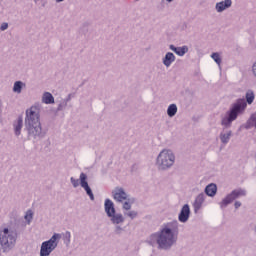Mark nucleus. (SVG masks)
<instances>
[{"instance_id":"f257e3e1","label":"nucleus","mask_w":256,"mask_h":256,"mask_svg":"<svg viewBox=\"0 0 256 256\" xmlns=\"http://www.w3.org/2000/svg\"><path fill=\"white\" fill-rule=\"evenodd\" d=\"M25 127L28 131V135H32L33 137L41 135L38 106H32L26 111Z\"/></svg>"},{"instance_id":"f03ea898","label":"nucleus","mask_w":256,"mask_h":256,"mask_svg":"<svg viewBox=\"0 0 256 256\" xmlns=\"http://www.w3.org/2000/svg\"><path fill=\"white\" fill-rule=\"evenodd\" d=\"M177 241V224L169 223L157 236V243L161 249H169Z\"/></svg>"},{"instance_id":"7ed1b4c3","label":"nucleus","mask_w":256,"mask_h":256,"mask_svg":"<svg viewBox=\"0 0 256 256\" xmlns=\"http://www.w3.org/2000/svg\"><path fill=\"white\" fill-rule=\"evenodd\" d=\"M245 109H247V102L245 99H238L228 112V117L222 119V125H224V127H229L239 115L245 112Z\"/></svg>"},{"instance_id":"20e7f679","label":"nucleus","mask_w":256,"mask_h":256,"mask_svg":"<svg viewBox=\"0 0 256 256\" xmlns=\"http://www.w3.org/2000/svg\"><path fill=\"white\" fill-rule=\"evenodd\" d=\"M59 239H61V234L55 233L48 241L43 242L40 249V256H50L57 249Z\"/></svg>"},{"instance_id":"39448f33","label":"nucleus","mask_w":256,"mask_h":256,"mask_svg":"<svg viewBox=\"0 0 256 256\" xmlns=\"http://www.w3.org/2000/svg\"><path fill=\"white\" fill-rule=\"evenodd\" d=\"M173 163H175V155L171 150H163L157 158V164L160 169H169Z\"/></svg>"},{"instance_id":"423d86ee","label":"nucleus","mask_w":256,"mask_h":256,"mask_svg":"<svg viewBox=\"0 0 256 256\" xmlns=\"http://www.w3.org/2000/svg\"><path fill=\"white\" fill-rule=\"evenodd\" d=\"M15 242V236L9 235V229L4 228L3 231H0V243L4 247V251L11 250L15 246Z\"/></svg>"},{"instance_id":"0eeeda50","label":"nucleus","mask_w":256,"mask_h":256,"mask_svg":"<svg viewBox=\"0 0 256 256\" xmlns=\"http://www.w3.org/2000/svg\"><path fill=\"white\" fill-rule=\"evenodd\" d=\"M244 195H246L245 190H234L220 203V206L227 207L229 203H233L235 199H237L238 197H244Z\"/></svg>"},{"instance_id":"6e6552de","label":"nucleus","mask_w":256,"mask_h":256,"mask_svg":"<svg viewBox=\"0 0 256 256\" xmlns=\"http://www.w3.org/2000/svg\"><path fill=\"white\" fill-rule=\"evenodd\" d=\"M80 185L86 191L91 201H95V196L93 195L91 187H89V183H87V175L85 173L80 174Z\"/></svg>"},{"instance_id":"1a4fd4ad","label":"nucleus","mask_w":256,"mask_h":256,"mask_svg":"<svg viewBox=\"0 0 256 256\" xmlns=\"http://www.w3.org/2000/svg\"><path fill=\"white\" fill-rule=\"evenodd\" d=\"M190 213H191V210L189 209V206L187 204H185L182 207L181 212L179 214V221L181 223H186V221L189 220Z\"/></svg>"},{"instance_id":"9d476101","label":"nucleus","mask_w":256,"mask_h":256,"mask_svg":"<svg viewBox=\"0 0 256 256\" xmlns=\"http://www.w3.org/2000/svg\"><path fill=\"white\" fill-rule=\"evenodd\" d=\"M113 197L115 201H118L119 203H121L125 201V199H127V193H125V191H123L122 188H117L113 193Z\"/></svg>"},{"instance_id":"9b49d317","label":"nucleus","mask_w":256,"mask_h":256,"mask_svg":"<svg viewBox=\"0 0 256 256\" xmlns=\"http://www.w3.org/2000/svg\"><path fill=\"white\" fill-rule=\"evenodd\" d=\"M104 207L108 217H113V215H115V205L113 204V201L106 199Z\"/></svg>"},{"instance_id":"f8f14e48","label":"nucleus","mask_w":256,"mask_h":256,"mask_svg":"<svg viewBox=\"0 0 256 256\" xmlns=\"http://www.w3.org/2000/svg\"><path fill=\"white\" fill-rule=\"evenodd\" d=\"M205 201V195L204 194H199L193 204L194 211L197 213L199 209L203 206V202Z\"/></svg>"},{"instance_id":"ddd939ff","label":"nucleus","mask_w":256,"mask_h":256,"mask_svg":"<svg viewBox=\"0 0 256 256\" xmlns=\"http://www.w3.org/2000/svg\"><path fill=\"white\" fill-rule=\"evenodd\" d=\"M231 0H225L222 2H219L216 4V11H218V13H221V11H225V9H229V7H231Z\"/></svg>"},{"instance_id":"4468645a","label":"nucleus","mask_w":256,"mask_h":256,"mask_svg":"<svg viewBox=\"0 0 256 256\" xmlns=\"http://www.w3.org/2000/svg\"><path fill=\"white\" fill-rule=\"evenodd\" d=\"M170 49L176 53V55H179L180 57H183L187 51H189V48L187 46H182V47H175L173 45L170 46Z\"/></svg>"},{"instance_id":"2eb2a0df","label":"nucleus","mask_w":256,"mask_h":256,"mask_svg":"<svg viewBox=\"0 0 256 256\" xmlns=\"http://www.w3.org/2000/svg\"><path fill=\"white\" fill-rule=\"evenodd\" d=\"M205 193L206 195H208V197H215V195L217 194V185L209 184L205 188Z\"/></svg>"},{"instance_id":"dca6fc26","label":"nucleus","mask_w":256,"mask_h":256,"mask_svg":"<svg viewBox=\"0 0 256 256\" xmlns=\"http://www.w3.org/2000/svg\"><path fill=\"white\" fill-rule=\"evenodd\" d=\"M42 101L46 105H51V103H55V98L53 97V95L51 93L46 92L43 94Z\"/></svg>"},{"instance_id":"f3484780","label":"nucleus","mask_w":256,"mask_h":256,"mask_svg":"<svg viewBox=\"0 0 256 256\" xmlns=\"http://www.w3.org/2000/svg\"><path fill=\"white\" fill-rule=\"evenodd\" d=\"M173 61H175V55H173L171 52H168L163 60L164 65L169 67Z\"/></svg>"},{"instance_id":"a211bd4d","label":"nucleus","mask_w":256,"mask_h":256,"mask_svg":"<svg viewBox=\"0 0 256 256\" xmlns=\"http://www.w3.org/2000/svg\"><path fill=\"white\" fill-rule=\"evenodd\" d=\"M23 128V118H18L14 124L15 135H21V129Z\"/></svg>"},{"instance_id":"6ab92c4d","label":"nucleus","mask_w":256,"mask_h":256,"mask_svg":"<svg viewBox=\"0 0 256 256\" xmlns=\"http://www.w3.org/2000/svg\"><path fill=\"white\" fill-rule=\"evenodd\" d=\"M111 217V221L112 223H115L116 225H119V223H123L124 221V218H123V215L121 214H114L113 216H109Z\"/></svg>"},{"instance_id":"aec40b11","label":"nucleus","mask_w":256,"mask_h":256,"mask_svg":"<svg viewBox=\"0 0 256 256\" xmlns=\"http://www.w3.org/2000/svg\"><path fill=\"white\" fill-rule=\"evenodd\" d=\"M167 114L169 117H175V115L177 114V105L171 104L168 107Z\"/></svg>"},{"instance_id":"412c9836","label":"nucleus","mask_w":256,"mask_h":256,"mask_svg":"<svg viewBox=\"0 0 256 256\" xmlns=\"http://www.w3.org/2000/svg\"><path fill=\"white\" fill-rule=\"evenodd\" d=\"M246 101H247L248 105H251V103H253V101H255V94L253 93V91H248L246 93Z\"/></svg>"},{"instance_id":"4be33fe9","label":"nucleus","mask_w":256,"mask_h":256,"mask_svg":"<svg viewBox=\"0 0 256 256\" xmlns=\"http://www.w3.org/2000/svg\"><path fill=\"white\" fill-rule=\"evenodd\" d=\"M22 88H23V82L17 81L14 83L13 91L14 93H21Z\"/></svg>"},{"instance_id":"5701e85b","label":"nucleus","mask_w":256,"mask_h":256,"mask_svg":"<svg viewBox=\"0 0 256 256\" xmlns=\"http://www.w3.org/2000/svg\"><path fill=\"white\" fill-rule=\"evenodd\" d=\"M231 137V133L221 134L220 139L222 143H229V138Z\"/></svg>"},{"instance_id":"b1692460","label":"nucleus","mask_w":256,"mask_h":256,"mask_svg":"<svg viewBox=\"0 0 256 256\" xmlns=\"http://www.w3.org/2000/svg\"><path fill=\"white\" fill-rule=\"evenodd\" d=\"M212 59L217 63V65H221V57L219 56V53H213Z\"/></svg>"},{"instance_id":"393cba45","label":"nucleus","mask_w":256,"mask_h":256,"mask_svg":"<svg viewBox=\"0 0 256 256\" xmlns=\"http://www.w3.org/2000/svg\"><path fill=\"white\" fill-rule=\"evenodd\" d=\"M25 219L28 221V223H31V219H33V211L28 210L26 212Z\"/></svg>"},{"instance_id":"a878e982","label":"nucleus","mask_w":256,"mask_h":256,"mask_svg":"<svg viewBox=\"0 0 256 256\" xmlns=\"http://www.w3.org/2000/svg\"><path fill=\"white\" fill-rule=\"evenodd\" d=\"M125 215L127 217H130V219H135V217H137V212L136 211H130V212L125 213Z\"/></svg>"},{"instance_id":"bb28decb","label":"nucleus","mask_w":256,"mask_h":256,"mask_svg":"<svg viewBox=\"0 0 256 256\" xmlns=\"http://www.w3.org/2000/svg\"><path fill=\"white\" fill-rule=\"evenodd\" d=\"M71 183H72L73 187H79V184H80L79 180L74 179V178H71Z\"/></svg>"},{"instance_id":"cd10ccee","label":"nucleus","mask_w":256,"mask_h":256,"mask_svg":"<svg viewBox=\"0 0 256 256\" xmlns=\"http://www.w3.org/2000/svg\"><path fill=\"white\" fill-rule=\"evenodd\" d=\"M123 209H125L126 211H129V209H131V203L125 202L123 204Z\"/></svg>"},{"instance_id":"c85d7f7f","label":"nucleus","mask_w":256,"mask_h":256,"mask_svg":"<svg viewBox=\"0 0 256 256\" xmlns=\"http://www.w3.org/2000/svg\"><path fill=\"white\" fill-rule=\"evenodd\" d=\"M9 27V24L3 23L0 27L1 31H5Z\"/></svg>"},{"instance_id":"c756f323","label":"nucleus","mask_w":256,"mask_h":256,"mask_svg":"<svg viewBox=\"0 0 256 256\" xmlns=\"http://www.w3.org/2000/svg\"><path fill=\"white\" fill-rule=\"evenodd\" d=\"M234 205L236 209H239V207H241V202H235Z\"/></svg>"},{"instance_id":"7c9ffc66","label":"nucleus","mask_w":256,"mask_h":256,"mask_svg":"<svg viewBox=\"0 0 256 256\" xmlns=\"http://www.w3.org/2000/svg\"><path fill=\"white\" fill-rule=\"evenodd\" d=\"M251 121H256V114H253V115L251 116Z\"/></svg>"},{"instance_id":"2f4dec72","label":"nucleus","mask_w":256,"mask_h":256,"mask_svg":"<svg viewBox=\"0 0 256 256\" xmlns=\"http://www.w3.org/2000/svg\"><path fill=\"white\" fill-rule=\"evenodd\" d=\"M66 237H68V239H71V232H66Z\"/></svg>"},{"instance_id":"473e14b6","label":"nucleus","mask_w":256,"mask_h":256,"mask_svg":"<svg viewBox=\"0 0 256 256\" xmlns=\"http://www.w3.org/2000/svg\"><path fill=\"white\" fill-rule=\"evenodd\" d=\"M56 1L59 3V2H61V1H63V0H56Z\"/></svg>"},{"instance_id":"72a5a7b5","label":"nucleus","mask_w":256,"mask_h":256,"mask_svg":"<svg viewBox=\"0 0 256 256\" xmlns=\"http://www.w3.org/2000/svg\"><path fill=\"white\" fill-rule=\"evenodd\" d=\"M169 3L171 2V1H173V0H167Z\"/></svg>"}]
</instances>
